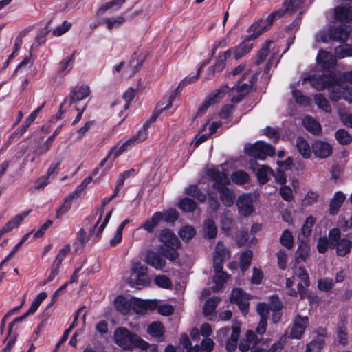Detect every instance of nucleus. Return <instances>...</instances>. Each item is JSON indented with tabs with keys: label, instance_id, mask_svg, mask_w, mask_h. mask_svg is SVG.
Masks as SVG:
<instances>
[{
	"label": "nucleus",
	"instance_id": "1",
	"mask_svg": "<svg viewBox=\"0 0 352 352\" xmlns=\"http://www.w3.org/2000/svg\"><path fill=\"white\" fill-rule=\"evenodd\" d=\"M207 175L214 182L212 188L219 194V199L223 206H232L235 201V195L227 186L230 184L228 175L218 168H208Z\"/></svg>",
	"mask_w": 352,
	"mask_h": 352
},
{
	"label": "nucleus",
	"instance_id": "2",
	"mask_svg": "<svg viewBox=\"0 0 352 352\" xmlns=\"http://www.w3.org/2000/svg\"><path fill=\"white\" fill-rule=\"evenodd\" d=\"M114 338L116 343L124 349H132L135 347L146 349L148 347L146 342L124 327H119L116 330Z\"/></svg>",
	"mask_w": 352,
	"mask_h": 352
},
{
	"label": "nucleus",
	"instance_id": "3",
	"mask_svg": "<svg viewBox=\"0 0 352 352\" xmlns=\"http://www.w3.org/2000/svg\"><path fill=\"white\" fill-rule=\"evenodd\" d=\"M329 238L331 239V249H336L340 256L348 254L352 248V241L349 235L341 237V232L338 228H333L329 232Z\"/></svg>",
	"mask_w": 352,
	"mask_h": 352
},
{
	"label": "nucleus",
	"instance_id": "4",
	"mask_svg": "<svg viewBox=\"0 0 352 352\" xmlns=\"http://www.w3.org/2000/svg\"><path fill=\"white\" fill-rule=\"evenodd\" d=\"M245 150L248 155L262 160L267 156H273L275 153L274 148L263 141H258L253 144L246 146Z\"/></svg>",
	"mask_w": 352,
	"mask_h": 352
},
{
	"label": "nucleus",
	"instance_id": "5",
	"mask_svg": "<svg viewBox=\"0 0 352 352\" xmlns=\"http://www.w3.org/2000/svg\"><path fill=\"white\" fill-rule=\"evenodd\" d=\"M267 344L259 340L258 336L252 331H248L246 333V339L241 341L239 348L241 352H246L250 349L252 352H263Z\"/></svg>",
	"mask_w": 352,
	"mask_h": 352
},
{
	"label": "nucleus",
	"instance_id": "6",
	"mask_svg": "<svg viewBox=\"0 0 352 352\" xmlns=\"http://www.w3.org/2000/svg\"><path fill=\"white\" fill-rule=\"evenodd\" d=\"M309 81L313 87L318 91L327 89L330 85L336 82V75L332 72H327L320 76H309L302 80V84Z\"/></svg>",
	"mask_w": 352,
	"mask_h": 352
},
{
	"label": "nucleus",
	"instance_id": "7",
	"mask_svg": "<svg viewBox=\"0 0 352 352\" xmlns=\"http://www.w3.org/2000/svg\"><path fill=\"white\" fill-rule=\"evenodd\" d=\"M309 326V318L297 314L293 320L292 325L288 329L287 336L292 339H300Z\"/></svg>",
	"mask_w": 352,
	"mask_h": 352
},
{
	"label": "nucleus",
	"instance_id": "8",
	"mask_svg": "<svg viewBox=\"0 0 352 352\" xmlns=\"http://www.w3.org/2000/svg\"><path fill=\"white\" fill-rule=\"evenodd\" d=\"M352 0H345V3L337 6L334 10L335 19L339 21L352 22Z\"/></svg>",
	"mask_w": 352,
	"mask_h": 352
},
{
	"label": "nucleus",
	"instance_id": "9",
	"mask_svg": "<svg viewBox=\"0 0 352 352\" xmlns=\"http://www.w3.org/2000/svg\"><path fill=\"white\" fill-rule=\"evenodd\" d=\"M239 212L244 217L250 215L254 211L252 197L249 194H243L236 201Z\"/></svg>",
	"mask_w": 352,
	"mask_h": 352
},
{
	"label": "nucleus",
	"instance_id": "10",
	"mask_svg": "<svg viewBox=\"0 0 352 352\" xmlns=\"http://www.w3.org/2000/svg\"><path fill=\"white\" fill-rule=\"evenodd\" d=\"M352 28L350 25L341 24L338 26L331 28L329 30V38L333 41L345 42L351 33Z\"/></svg>",
	"mask_w": 352,
	"mask_h": 352
},
{
	"label": "nucleus",
	"instance_id": "11",
	"mask_svg": "<svg viewBox=\"0 0 352 352\" xmlns=\"http://www.w3.org/2000/svg\"><path fill=\"white\" fill-rule=\"evenodd\" d=\"M157 307L155 300H143L139 298L131 299V307L134 312L138 314H144L148 310H153Z\"/></svg>",
	"mask_w": 352,
	"mask_h": 352
},
{
	"label": "nucleus",
	"instance_id": "12",
	"mask_svg": "<svg viewBox=\"0 0 352 352\" xmlns=\"http://www.w3.org/2000/svg\"><path fill=\"white\" fill-rule=\"evenodd\" d=\"M312 151L316 157L324 159L331 155L333 146L327 142L317 140L312 144Z\"/></svg>",
	"mask_w": 352,
	"mask_h": 352
},
{
	"label": "nucleus",
	"instance_id": "13",
	"mask_svg": "<svg viewBox=\"0 0 352 352\" xmlns=\"http://www.w3.org/2000/svg\"><path fill=\"white\" fill-rule=\"evenodd\" d=\"M160 241L164 243L165 248L173 247L179 248L180 241L176 235L168 229L161 231L160 234Z\"/></svg>",
	"mask_w": 352,
	"mask_h": 352
},
{
	"label": "nucleus",
	"instance_id": "14",
	"mask_svg": "<svg viewBox=\"0 0 352 352\" xmlns=\"http://www.w3.org/2000/svg\"><path fill=\"white\" fill-rule=\"evenodd\" d=\"M89 93L90 89L88 85L76 86L70 92L69 96V103L72 104L84 100L89 95Z\"/></svg>",
	"mask_w": 352,
	"mask_h": 352
},
{
	"label": "nucleus",
	"instance_id": "15",
	"mask_svg": "<svg viewBox=\"0 0 352 352\" xmlns=\"http://www.w3.org/2000/svg\"><path fill=\"white\" fill-rule=\"evenodd\" d=\"M252 41L254 40L249 38L248 36L238 46L233 48V55L236 60L241 58L251 51L253 46L251 43Z\"/></svg>",
	"mask_w": 352,
	"mask_h": 352
},
{
	"label": "nucleus",
	"instance_id": "16",
	"mask_svg": "<svg viewBox=\"0 0 352 352\" xmlns=\"http://www.w3.org/2000/svg\"><path fill=\"white\" fill-rule=\"evenodd\" d=\"M30 214V211H25L22 214H18L9 221L1 229L0 238L6 233L10 232L13 228L18 226L23 219Z\"/></svg>",
	"mask_w": 352,
	"mask_h": 352
},
{
	"label": "nucleus",
	"instance_id": "17",
	"mask_svg": "<svg viewBox=\"0 0 352 352\" xmlns=\"http://www.w3.org/2000/svg\"><path fill=\"white\" fill-rule=\"evenodd\" d=\"M296 147L298 153L305 159H309L311 155L312 147L303 137H298L296 140Z\"/></svg>",
	"mask_w": 352,
	"mask_h": 352
},
{
	"label": "nucleus",
	"instance_id": "18",
	"mask_svg": "<svg viewBox=\"0 0 352 352\" xmlns=\"http://www.w3.org/2000/svg\"><path fill=\"white\" fill-rule=\"evenodd\" d=\"M268 29L269 28L266 23V21H264L263 19H260L250 28L249 32L251 34L248 36L249 38L254 40Z\"/></svg>",
	"mask_w": 352,
	"mask_h": 352
},
{
	"label": "nucleus",
	"instance_id": "19",
	"mask_svg": "<svg viewBox=\"0 0 352 352\" xmlns=\"http://www.w3.org/2000/svg\"><path fill=\"white\" fill-rule=\"evenodd\" d=\"M146 262L148 265L157 270H162L166 264V261L158 254L153 251L148 252L146 257Z\"/></svg>",
	"mask_w": 352,
	"mask_h": 352
},
{
	"label": "nucleus",
	"instance_id": "20",
	"mask_svg": "<svg viewBox=\"0 0 352 352\" xmlns=\"http://www.w3.org/2000/svg\"><path fill=\"white\" fill-rule=\"evenodd\" d=\"M345 200V195L342 192H336L329 204V214L336 215Z\"/></svg>",
	"mask_w": 352,
	"mask_h": 352
},
{
	"label": "nucleus",
	"instance_id": "21",
	"mask_svg": "<svg viewBox=\"0 0 352 352\" xmlns=\"http://www.w3.org/2000/svg\"><path fill=\"white\" fill-rule=\"evenodd\" d=\"M302 123L305 129L314 135H319L322 131L320 124L311 116H306Z\"/></svg>",
	"mask_w": 352,
	"mask_h": 352
},
{
	"label": "nucleus",
	"instance_id": "22",
	"mask_svg": "<svg viewBox=\"0 0 352 352\" xmlns=\"http://www.w3.org/2000/svg\"><path fill=\"white\" fill-rule=\"evenodd\" d=\"M316 59L318 63L324 68L329 67L336 60L331 53L324 50H319Z\"/></svg>",
	"mask_w": 352,
	"mask_h": 352
},
{
	"label": "nucleus",
	"instance_id": "23",
	"mask_svg": "<svg viewBox=\"0 0 352 352\" xmlns=\"http://www.w3.org/2000/svg\"><path fill=\"white\" fill-rule=\"evenodd\" d=\"M162 217L161 212H156L151 219H147L144 223H142L140 228L144 229L149 233H152L154 229L161 221L160 218Z\"/></svg>",
	"mask_w": 352,
	"mask_h": 352
},
{
	"label": "nucleus",
	"instance_id": "24",
	"mask_svg": "<svg viewBox=\"0 0 352 352\" xmlns=\"http://www.w3.org/2000/svg\"><path fill=\"white\" fill-rule=\"evenodd\" d=\"M114 305L119 312L126 315L131 310V299L128 300L125 297L118 296L114 300Z\"/></svg>",
	"mask_w": 352,
	"mask_h": 352
},
{
	"label": "nucleus",
	"instance_id": "25",
	"mask_svg": "<svg viewBox=\"0 0 352 352\" xmlns=\"http://www.w3.org/2000/svg\"><path fill=\"white\" fill-rule=\"evenodd\" d=\"M290 89L292 90L293 98L297 104L305 107L309 106L311 104V99L302 94L300 90L296 89L295 85L292 84L290 85Z\"/></svg>",
	"mask_w": 352,
	"mask_h": 352
},
{
	"label": "nucleus",
	"instance_id": "26",
	"mask_svg": "<svg viewBox=\"0 0 352 352\" xmlns=\"http://www.w3.org/2000/svg\"><path fill=\"white\" fill-rule=\"evenodd\" d=\"M221 301V298L218 297H212L208 299L204 307V314L208 317L213 316L217 305Z\"/></svg>",
	"mask_w": 352,
	"mask_h": 352
},
{
	"label": "nucleus",
	"instance_id": "27",
	"mask_svg": "<svg viewBox=\"0 0 352 352\" xmlns=\"http://www.w3.org/2000/svg\"><path fill=\"white\" fill-rule=\"evenodd\" d=\"M346 324V318H344V320H342L338 324L336 330L338 342L342 345H346L348 343V334L346 332L347 328Z\"/></svg>",
	"mask_w": 352,
	"mask_h": 352
},
{
	"label": "nucleus",
	"instance_id": "28",
	"mask_svg": "<svg viewBox=\"0 0 352 352\" xmlns=\"http://www.w3.org/2000/svg\"><path fill=\"white\" fill-rule=\"evenodd\" d=\"M329 91V98L333 101H338L342 98L344 87H342L336 78V82L330 85L327 88Z\"/></svg>",
	"mask_w": 352,
	"mask_h": 352
},
{
	"label": "nucleus",
	"instance_id": "29",
	"mask_svg": "<svg viewBox=\"0 0 352 352\" xmlns=\"http://www.w3.org/2000/svg\"><path fill=\"white\" fill-rule=\"evenodd\" d=\"M256 177L259 183L264 184L268 181V176L273 175V170L268 166L262 165L256 170Z\"/></svg>",
	"mask_w": 352,
	"mask_h": 352
},
{
	"label": "nucleus",
	"instance_id": "30",
	"mask_svg": "<svg viewBox=\"0 0 352 352\" xmlns=\"http://www.w3.org/2000/svg\"><path fill=\"white\" fill-rule=\"evenodd\" d=\"M149 128V123L146 122L142 128L138 131L137 134L129 138V140H131V142L133 146H135L136 144L140 143L146 139H147L148 136V129Z\"/></svg>",
	"mask_w": 352,
	"mask_h": 352
},
{
	"label": "nucleus",
	"instance_id": "31",
	"mask_svg": "<svg viewBox=\"0 0 352 352\" xmlns=\"http://www.w3.org/2000/svg\"><path fill=\"white\" fill-rule=\"evenodd\" d=\"M309 255V247L307 243H301L295 254V259L296 263H299L305 261Z\"/></svg>",
	"mask_w": 352,
	"mask_h": 352
},
{
	"label": "nucleus",
	"instance_id": "32",
	"mask_svg": "<svg viewBox=\"0 0 352 352\" xmlns=\"http://www.w3.org/2000/svg\"><path fill=\"white\" fill-rule=\"evenodd\" d=\"M131 140H127L121 144H118L111 150L110 153H109V156L113 155V159H116L123 152L133 146V145L131 142Z\"/></svg>",
	"mask_w": 352,
	"mask_h": 352
},
{
	"label": "nucleus",
	"instance_id": "33",
	"mask_svg": "<svg viewBox=\"0 0 352 352\" xmlns=\"http://www.w3.org/2000/svg\"><path fill=\"white\" fill-rule=\"evenodd\" d=\"M303 2L304 0H286L283 3L284 9L283 10L284 14H291L297 11L298 9L301 8Z\"/></svg>",
	"mask_w": 352,
	"mask_h": 352
},
{
	"label": "nucleus",
	"instance_id": "34",
	"mask_svg": "<svg viewBox=\"0 0 352 352\" xmlns=\"http://www.w3.org/2000/svg\"><path fill=\"white\" fill-rule=\"evenodd\" d=\"M204 236L206 238L213 239L216 236L217 229L212 219H208L204 225Z\"/></svg>",
	"mask_w": 352,
	"mask_h": 352
},
{
	"label": "nucleus",
	"instance_id": "35",
	"mask_svg": "<svg viewBox=\"0 0 352 352\" xmlns=\"http://www.w3.org/2000/svg\"><path fill=\"white\" fill-rule=\"evenodd\" d=\"M314 101L317 107L326 113L331 112V107L326 98L320 94L314 96Z\"/></svg>",
	"mask_w": 352,
	"mask_h": 352
},
{
	"label": "nucleus",
	"instance_id": "36",
	"mask_svg": "<svg viewBox=\"0 0 352 352\" xmlns=\"http://www.w3.org/2000/svg\"><path fill=\"white\" fill-rule=\"evenodd\" d=\"M334 54L336 58L340 59L352 56V45L346 44L336 47L334 49Z\"/></svg>",
	"mask_w": 352,
	"mask_h": 352
},
{
	"label": "nucleus",
	"instance_id": "37",
	"mask_svg": "<svg viewBox=\"0 0 352 352\" xmlns=\"http://www.w3.org/2000/svg\"><path fill=\"white\" fill-rule=\"evenodd\" d=\"M229 278V275L221 270L220 272H216V274L214 276L213 280L215 283V285L212 287L214 292H217L221 289L222 285L224 283L227 281Z\"/></svg>",
	"mask_w": 352,
	"mask_h": 352
},
{
	"label": "nucleus",
	"instance_id": "38",
	"mask_svg": "<svg viewBox=\"0 0 352 352\" xmlns=\"http://www.w3.org/2000/svg\"><path fill=\"white\" fill-rule=\"evenodd\" d=\"M186 194L191 196L201 202L206 200V196L203 193L196 185H190L186 189Z\"/></svg>",
	"mask_w": 352,
	"mask_h": 352
},
{
	"label": "nucleus",
	"instance_id": "39",
	"mask_svg": "<svg viewBox=\"0 0 352 352\" xmlns=\"http://www.w3.org/2000/svg\"><path fill=\"white\" fill-rule=\"evenodd\" d=\"M335 138L339 144L342 145L349 144L352 141L351 135L343 129H340L336 131Z\"/></svg>",
	"mask_w": 352,
	"mask_h": 352
},
{
	"label": "nucleus",
	"instance_id": "40",
	"mask_svg": "<svg viewBox=\"0 0 352 352\" xmlns=\"http://www.w3.org/2000/svg\"><path fill=\"white\" fill-rule=\"evenodd\" d=\"M125 21L123 16H117L113 17H107L104 19V23L106 24L109 30H112L122 25Z\"/></svg>",
	"mask_w": 352,
	"mask_h": 352
},
{
	"label": "nucleus",
	"instance_id": "41",
	"mask_svg": "<svg viewBox=\"0 0 352 352\" xmlns=\"http://www.w3.org/2000/svg\"><path fill=\"white\" fill-rule=\"evenodd\" d=\"M228 89L229 87L228 86L222 87L221 88L214 91L211 95L207 98V100L210 101L213 105L215 103L219 102L223 98Z\"/></svg>",
	"mask_w": 352,
	"mask_h": 352
},
{
	"label": "nucleus",
	"instance_id": "42",
	"mask_svg": "<svg viewBox=\"0 0 352 352\" xmlns=\"http://www.w3.org/2000/svg\"><path fill=\"white\" fill-rule=\"evenodd\" d=\"M74 199V196H67L64 202L61 206H60L56 211V218H60L61 216H63L64 214L67 212L69 209L71 208L72 206V201Z\"/></svg>",
	"mask_w": 352,
	"mask_h": 352
},
{
	"label": "nucleus",
	"instance_id": "43",
	"mask_svg": "<svg viewBox=\"0 0 352 352\" xmlns=\"http://www.w3.org/2000/svg\"><path fill=\"white\" fill-rule=\"evenodd\" d=\"M196 234L195 228L191 226H186L181 228L178 234L184 241H189L192 239Z\"/></svg>",
	"mask_w": 352,
	"mask_h": 352
},
{
	"label": "nucleus",
	"instance_id": "44",
	"mask_svg": "<svg viewBox=\"0 0 352 352\" xmlns=\"http://www.w3.org/2000/svg\"><path fill=\"white\" fill-rule=\"evenodd\" d=\"M148 332L153 337H161L164 333V327L160 322H153L148 327Z\"/></svg>",
	"mask_w": 352,
	"mask_h": 352
},
{
	"label": "nucleus",
	"instance_id": "45",
	"mask_svg": "<svg viewBox=\"0 0 352 352\" xmlns=\"http://www.w3.org/2000/svg\"><path fill=\"white\" fill-rule=\"evenodd\" d=\"M273 42L272 41H266L262 45V47L258 53V58L256 60V64L259 65L263 62L270 53V46Z\"/></svg>",
	"mask_w": 352,
	"mask_h": 352
},
{
	"label": "nucleus",
	"instance_id": "46",
	"mask_svg": "<svg viewBox=\"0 0 352 352\" xmlns=\"http://www.w3.org/2000/svg\"><path fill=\"white\" fill-rule=\"evenodd\" d=\"M252 258V252L251 250H245L242 252L240 257V268L244 272L250 266Z\"/></svg>",
	"mask_w": 352,
	"mask_h": 352
},
{
	"label": "nucleus",
	"instance_id": "47",
	"mask_svg": "<svg viewBox=\"0 0 352 352\" xmlns=\"http://www.w3.org/2000/svg\"><path fill=\"white\" fill-rule=\"evenodd\" d=\"M179 248H173V247H163L162 246L160 249V252L162 254L163 256L166 257L168 260L171 261H175L178 256L179 254L177 251V249Z\"/></svg>",
	"mask_w": 352,
	"mask_h": 352
},
{
	"label": "nucleus",
	"instance_id": "48",
	"mask_svg": "<svg viewBox=\"0 0 352 352\" xmlns=\"http://www.w3.org/2000/svg\"><path fill=\"white\" fill-rule=\"evenodd\" d=\"M324 344V340L318 337L313 340L311 342L307 344L306 351L307 352H319Z\"/></svg>",
	"mask_w": 352,
	"mask_h": 352
},
{
	"label": "nucleus",
	"instance_id": "49",
	"mask_svg": "<svg viewBox=\"0 0 352 352\" xmlns=\"http://www.w3.org/2000/svg\"><path fill=\"white\" fill-rule=\"evenodd\" d=\"M197 206V204L191 199L184 198L179 204V208L186 212L194 211Z\"/></svg>",
	"mask_w": 352,
	"mask_h": 352
},
{
	"label": "nucleus",
	"instance_id": "50",
	"mask_svg": "<svg viewBox=\"0 0 352 352\" xmlns=\"http://www.w3.org/2000/svg\"><path fill=\"white\" fill-rule=\"evenodd\" d=\"M248 173L243 170L236 171L231 175L232 181L236 184H243L248 182Z\"/></svg>",
	"mask_w": 352,
	"mask_h": 352
},
{
	"label": "nucleus",
	"instance_id": "51",
	"mask_svg": "<svg viewBox=\"0 0 352 352\" xmlns=\"http://www.w3.org/2000/svg\"><path fill=\"white\" fill-rule=\"evenodd\" d=\"M315 222L316 220L312 216H309L306 219L301 229L302 234L305 237L310 236Z\"/></svg>",
	"mask_w": 352,
	"mask_h": 352
},
{
	"label": "nucleus",
	"instance_id": "52",
	"mask_svg": "<svg viewBox=\"0 0 352 352\" xmlns=\"http://www.w3.org/2000/svg\"><path fill=\"white\" fill-rule=\"evenodd\" d=\"M161 214L162 217L160 218V221H164L167 223H173L178 218V212L174 209H170L164 212H161Z\"/></svg>",
	"mask_w": 352,
	"mask_h": 352
},
{
	"label": "nucleus",
	"instance_id": "53",
	"mask_svg": "<svg viewBox=\"0 0 352 352\" xmlns=\"http://www.w3.org/2000/svg\"><path fill=\"white\" fill-rule=\"evenodd\" d=\"M247 295L244 293L241 289L235 288L232 290L231 296H230V302L233 304H236L243 300L247 299Z\"/></svg>",
	"mask_w": 352,
	"mask_h": 352
},
{
	"label": "nucleus",
	"instance_id": "54",
	"mask_svg": "<svg viewBox=\"0 0 352 352\" xmlns=\"http://www.w3.org/2000/svg\"><path fill=\"white\" fill-rule=\"evenodd\" d=\"M280 242L286 248H292L293 246V236L292 233L287 230H284L280 238Z\"/></svg>",
	"mask_w": 352,
	"mask_h": 352
},
{
	"label": "nucleus",
	"instance_id": "55",
	"mask_svg": "<svg viewBox=\"0 0 352 352\" xmlns=\"http://www.w3.org/2000/svg\"><path fill=\"white\" fill-rule=\"evenodd\" d=\"M210 63V60H205L204 62H203L201 63V65H200L199 68L197 70V72L196 74V75L193 76H191V77H186L181 82L180 84L179 85L177 89L181 86H184L186 85H188L189 83H191V82H195V80H197L199 78V76H200V74H201V71L203 67H204L206 65H208V63Z\"/></svg>",
	"mask_w": 352,
	"mask_h": 352
},
{
	"label": "nucleus",
	"instance_id": "56",
	"mask_svg": "<svg viewBox=\"0 0 352 352\" xmlns=\"http://www.w3.org/2000/svg\"><path fill=\"white\" fill-rule=\"evenodd\" d=\"M131 282L136 285L144 287L149 283V278L147 274L132 275Z\"/></svg>",
	"mask_w": 352,
	"mask_h": 352
},
{
	"label": "nucleus",
	"instance_id": "57",
	"mask_svg": "<svg viewBox=\"0 0 352 352\" xmlns=\"http://www.w3.org/2000/svg\"><path fill=\"white\" fill-rule=\"evenodd\" d=\"M333 286V280L329 278H321L318 280V287L320 290L329 292Z\"/></svg>",
	"mask_w": 352,
	"mask_h": 352
},
{
	"label": "nucleus",
	"instance_id": "58",
	"mask_svg": "<svg viewBox=\"0 0 352 352\" xmlns=\"http://www.w3.org/2000/svg\"><path fill=\"white\" fill-rule=\"evenodd\" d=\"M155 283L162 288L168 289L172 286L170 279L165 275H159L155 278Z\"/></svg>",
	"mask_w": 352,
	"mask_h": 352
},
{
	"label": "nucleus",
	"instance_id": "59",
	"mask_svg": "<svg viewBox=\"0 0 352 352\" xmlns=\"http://www.w3.org/2000/svg\"><path fill=\"white\" fill-rule=\"evenodd\" d=\"M331 239L328 237L320 238L317 243V250L320 253H325L328 248H331Z\"/></svg>",
	"mask_w": 352,
	"mask_h": 352
},
{
	"label": "nucleus",
	"instance_id": "60",
	"mask_svg": "<svg viewBox=\"0 0 352 352\" xmlns=\"http://www.w3.org/2000/svg\"><path fill=\"white\" fill-rule=\"evenodd\" d=\"M295 275L300 279L302 283H303L306 287L309 286V277L305 267H299L296 270Z\"/></svg>",
	"mask_w": 352,
	"mask_h": 352
},
{
	"label": "nucleus",
	"instance_id": "61",
	"mask_svg": "<svg viewBox=\"0 0 352 352\" xmlns=\"http://www.w3.org/2000/svg\"><path fill=\"white\" fill-rule=\"evenodd\" d=\"M283 15H284L283 10L279 9L278 10H276V11L272 12L269 16H267V17L265 19H264V21H266V23H267L268 28H270L275 20L280 19Z\"/></svg>",
	"mask_w": 352,
	"mask_h": 352
},
{
	"label": "nucleus",
	"instance_id": "62",
	"mask_svg": "<svg viewBox=\"0 0 352 352\" xmlns=\"http://www.w3.org/2000/svg\"><path fill=\"white\" fill-rule=\"evenodd\" d=\"M318 194L316 192L309 191L302 201V205L309 206L318 201Z\"/></svg>",
	"mask_w": 352,
	"mask_h": 352
},
{
	"label": "nucleus",
	"instance_id": "63",
	"mask_svg": "<svg viewBox=\"0 0 352 352\" xmlns=\"http://www.w3.org/2000/svg\"><path fill=\"white\" fill-rule=\"evenodd\" d=\"M72 27V23L65 21L61 25L56 27L53 31V35L60 36L67 32Z\"/></svg>",
	"mask_w": 352,
	"mask_h": 352
},
{
	"label": "nucleus",
	"instance_id": "64",
	"mask_svg": "<svg viewBox=\"0 0 352 352\" xmlns=\"http://www.w3.org/2000/svg\"><path fill=\"white\" fill-rule=\"evenodd\" d=\"M338 115L344 125L352 128V113L339 111Z\"/></svg>",
	"mask_w": 352,
	"mask_h": 352
}]
</instances>
